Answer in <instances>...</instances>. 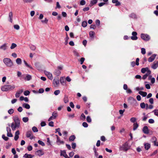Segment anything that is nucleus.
<instances>
[{"mask_svg":"<svg viewBox=\"0 0 158 158\" xmlns=\"http://www.w3.org/2000/svg\"><path fill=\"white\" fill-rule=\"evenodd\" d=\"M60 73L61 72L58 69L56 70L55 71L54 73V74L57 76H59L60 74Z\"/></svg>","mask_w":158,"mask_h":158,"instance_id":"nucleus-33","label":"nucleus"},{"mask_svg":"<svg viewBox=\"0 0 158 158\" xmlns=\"http://www.w3.org/2000/svg\"><path fill=\"white\" fill-rule=\"evenodd\" d=\"M144 146L146 150H148L151 147L150 144L148 143H145Z\"/></svg>","mask_w":158,"mask_h":158,"instance_id":"nucleus-25","label":"nucleus"},{"mask_svg":"<svg viewBox=\"0 0 158 158\" xmlns=\"http://www.w3.org/2000/svg\"><path fill=\"white\" fill-rule=\"evenodd\" d=\"M138 124L137 123H134L133 124V130L134 131L138 127Z\"/></svg>","mask_w":158,"mask_h":158,"instance_id":"nucleus-31","label":"nucleus"},{"mask_svg":"<svg viewBox=\"0 0 158 158\" xmlns=\"http://www.w3.org/2000/svg\"><path fill=\"white\" fill-rule=\"evenodd\" d=\"M19 130L16 131L15 133L14 137V140L15 141H17L19 137Z\"/></svg>","mask_w":158,"mask_h":158,"instance_id":"nucleus-15","label":"nucleus"},{"mask_svg":"<svg viewBox=\"0 0 158 158\" xmlns=\"http://www.w3.org/2000/svg\"><path fill=\"white\" fill-rule=\"evenodd\" d=\"M132 36L131 37L132 40H136L137 39L138 37L137 36V33L135 31H133L132 32Z\"/></svg>","mask_w":158,"mask_h":158,"instance_id":"nucleus-9","label":"nucleus"},{"mask_svg":"<svg viewBox=\"0 0 158 158\" xmlns=\"http://www.w3.org/2000/svg\"><path fill=\"white\" fill-rule=\"evenodd\" d=\"M95 23L97 25L99 26L100 24V21L98 19H97L95 21Z\"/></svg>","mask_w":158,"mask_h":158,"instance_id":"nucleus-64","label":"nucleus"},{"mask_svg":"<svg viewBox=\"0 0 158 158\" xmlns=\"http://www.w3.org/2000/svg\"><path fill=\"white\" fill-rule=\"evenodd\" d=\"M128 100L129 101H132L134 103H135L136 102V99L132 97H130L129 98Z\"/></svg>","mask_w":158,"mask_h":158,"instance_id":"nucleus-36","label":"nucleus"},{"mask_svg":"<svg viewBox=\"0 0 158 158\" xmlns=\"http://www.w3.org/2000/svg\"><path fill=\"white\" fill-rule=\"evenodd\" d=\"M141 52L143 54H145L146 53L145 49L144 48H142L141 49Z\"/></svg>","mask_w":158,"mask_h":158,"instance_id":"nucleus-52","label":"nucleus"},{"mask_svg":"<svg viewBox=\"0 0 158 158\" xmlns=\"http://www.w3.org/2000/svg\"><path fill=\"white\" fill-rule=\"evenodd\" d=\"M17 46V45L16 44L13 43L11 44V46L10 47V48L11 49H13Z\"/></svg>","mask_w":158,"mask_h":158,"instance_id":"nucleus-39","label":"nucleus"},{"mask_svg":"<svg viewBox=\"0 0 158 158\" xmlns=\"http://www.w3.org/2000/svg\"><path fill=\"white\" fill-rule=\"evenodd\" d=\"M34 155L26 153L23 155V157L25 158H32L34 157Z\"/></svg>","mask_w":158,"mask_h":158,"instance_id":"nucleus-20","label":"nucleus"},{"mask_svg":"<svg viewBox=\"0 0 158 158\" xmlns=\"http://www.w3.org/2000/svg\"><path fill=\"white\" fill-rule=\"evenodd\" d=\"M12 18H13V13L12 12H10L9 13V21L11 22H12Z\"/></svg>","mask_w":158,"mask_h":158,"instance_id":"nucleus-27","label":"nucleus"},{"mask_svg":"<svg viewBox=\"0 0 158 158\" xmlns=\"http://www.w3.org/2000/svg\"><path fill=\"white\" fill-rule=\"evenodd\" d=\"M30 49L32 50H35V47L33 45H30Z\"/></svg>","mask_w":158,"mask_h":158,"instance_id":"nucleus-45","label":"nucleus"},{"mask_svg":"<svg viewBox=\"0 0 158 158\" xmlns=\"http://www.w3.org/2000/svg\"><path fill=\"white\" fill-rule=\"evenodd\" d=\"M15 123L16 124H17V125L18 126V124L19 125L20 124V120L19 118L17 117H15L14 119Z\"/></svg>","mask_w":158,"mask_h":158,"instance_id":"nucleus-18","label":"nucleus"},{"mask_svg":"<svg viewBox=\"0 0 158 158\" xmlns=\"http://www.w3.org/2000/svg\"><path fill=\"white\" fill-rule=\"evenodd\" d=\"M87 22L84 21L82 23L81 25L83 27H85L87 26Z\"/></svg>","mask_w":158,"mask_h":158,"instance_id":"nucleus-38","label":"nucleus"},{"mask_svg":"<svg viewBox=\"0 0 158 158\" xmlns=\"http://www.w3.org/2000/svg\"><path fill=\"white\" fill-rule=\"evenodd\" d=\"M136 118L135 117H132L130 119V121L132 123H135L136 121Z\"/></svg>","mask_w":158,"mask_h":158,"instance_id":"nucleus-55","label":"nucleus"},{"mask_svg":"<svg viewBox=\"0 0 158 158\" xmlns=\"http://www.w3.org/2000/svg\"><path fill=\"white\" fill-rule=\"evenodd\" d=\"M6 131L7 132V136L9 137H13V135L11 133V130L10 127H6Z\"/></svg>","mask_w":158,"mask_h":158,"instance_id":"nucleus-10","label":"nucleus"},{"mask_svg":"<svg viewBox=\"0 0 158 158\" xmlns=\"http://www.w3.org/2000/svg\"><path fill=\"white\" fill-rule=\"evenodd\" d=\"M148 70H150L148 67L143 68L141 69V72L143 73H144L146 72H148Z\"/></svg>","mask_w":158,"mask_h":158,"instance_id":"nucleus-21","label":"nucleus"},{"mask_svg":"<svg viewBox=\"0 0 158 158\" xmlns=\"http://www.w3.org/2000/svg\"><path fill=\"white\" fill-rule=\"evenodd\" d=\"M139 94L143 97H146L147 95V93L146 92L142 91H139Z\"/></svg>","mask_w":158,"mask_h":158,"instance_id":"nucleus-24","label":"nucleus"},{"mask_svg":"<svg viewBox=\"0 0 158 158\" xmlns=\"http://www.w3.org/2000/svg\"><path fill=\"white\" fill-rule=\"evenodd\" d=\"M97 2V0H92L90 1V6H92L94 4H96Z\"/></svg>","mask_w":158,"mask_h":158,"instance_id":"nucleus-28","label":"nucleus"},{"mask_svg":"<svg viewBox=\"0 0 158 158\" xmlns=\"http://www.w3.org/2000/svg\"><path fill=\"white\" fill-rule=\"evenodd\" d=\"M15 88L14 85H5L2 86L1 90L3 91H7L14 89Z\"/></svg>","mask_w":158,"mask_h":158,"instance_id":"nucleus-2","label":"nucleus"},{"mask_svg":"<svg viewBox=\"0 0 158 158\" xmlns=\"http://www.w3.org/2000/svg\"><path fill=\"white\" fill-rule=\"evenodd\" d=\"M85 60V59L84 57H81L80 60V61L81 62V64H83V63L84 62V60Z\"/></svg>","mask_w":158,"mask_h":158,"instance_id":"nucleus-60","label":"nucleus"},{"mask_svg":"<svg viewBox=\"0 0 158 158\" xmlns=\"http://www.w3.org/2000/svg\"><path fill=\"white\" fill-rule=\"evenodd\" d=\"M23 62L25 64L26 66L29 68H30V69H32V67L30 65H29L27 63V62H26V61L25 60H24L23 61Z\"/></svg>","mask_w":158,"mask_h":158,"instance_id":"nucleus-50","label":"nucleus"},{"mask_svg":"<svg viewBox=\"0 0 158 158\" xmlns=\"http://www.w3.org/2000/svg\"><path fill=\"white\" fill-rule=\"evenodd\" d=\"M60 152V156H63L65 158H69L65 150H61Z\"/></svg>","mask_w":158,"mask_h":158,"instance_id":"nucleus-13","label":"nucleus"},{"mask_svg":"<svg viewBox=\"0 0 158 158\" xmlns=\"http://www.w3.org/2000/svg\"><path fill=\"white\" fill-rule=\"evenodd\" d=\"M38 143L42 146H44L45 143L42 141L40 140H39L38 141Z\"/></svg>","mask_w":158,"mask_h":158,"instance_id":"nucleus-48","label":"nucleus"},{"mask_svg":"<svg viewBox=\"0 0 158 158\" xmlns=\"http://www.w3.org/2000/svg\"><path fill=\"white\" fill-rule=\"evenodd\" d=\"M57 116V112L54 111L52 114V116H51L48 119V121H50L54 119H56Z\"/></svg>","mask_w":158,"mask_h":158,"instance_id":"nucleus-6","label":"nucleus"},{"mask_svg":"<svg viewBox=\"0 0 158 158\" xmlns=\"http://www.w3.org/2000/svg\"><path fill=\"white\" fill-rule=\"evenodd\" d=\"M140 106L142 109H144L145 108V104L144 102H142L140 103Z\"/></svg>","mask_w":158,"mask_h":158,"instance_id":"nucleus-44","label":"nucleus"},{"mask_svg":"<svg viewBox=\"0 0 158 158\" xmlns=\"http://www.w3.org/2000/svg\"><path fill=\"white\" fill-rule=\"evenodd\" d=\"M30 93V91L28 90L25 91L24 92V94L25 96H27Z\"/></svg>","mask_w":158,"mask_h":158,"instance_id":"nucleus-56","label":"nucleus"},{"mask_svg":"<svg viewBox=\"0 0 158 158\" xmlns=\"http://www.w3.org/2000/svg\"><path fill=\"white\" fill-rule=\"evenodd\" d=\"M82 126L85 127H87L88 126V124L86 122H83L82 123Z\"/></svg>","mask_w":158,"mask_h":158,"instance_id":"nucleus-62","label":"nucleus"},{"mask_svg":"<svg viewBox=\"0 0 158 158\" xmlns=\"http://www.w3.org/2000/svg\"><path fill=\"white\" fill-rule=\"evenodd\" d=\"M75 139V136L74 135L71 136L69 138V140L70 141H73Z\"/></svg>","mask_w":158,"mask_h":158,"instance_id":"nucleus-35","label":"nucleus"},{"mask_svg":"<svg viewBox=\"0 0 158 158\" xmlns=\"http://www.w3.org/2000/svg\"><path fill=\"white\" fill-rule=\"evenodd\" d=\"M158 67V61H154L151 66V68L154 69H156Z\"/></svg>","mask_w":158,"mask_h":158,"instance_id":"nucleus-11","label":"nucleus"},{"mask_svg":"<svg viewBox=\"0 0 158 158\" xmlns=\"http://www.w3.org/2000/svg\"><path fill=\"white\" fill-rule=\"evenodd\" d=\"M14 112V110L13 109H10L8 111V113L10 114H12Z\"/></svg>","mask_w":158,"mask_h":158,"instance_id":"nucleus-43","label":"nucleus"},{"mask_svg":"<svg viewBox=\"0 0 158 158\" xmlns=\"http://www.w3.org/2000/svg\"><path fill=\"white\" fill-rule=\"evenodd\" d=\"M48 20L46 18H45L44 20H42L41 21L42 23H48Z\"/></svg>","mask_w":158,"mask_h":158,"instance_id":"nucleus-59","label":"nucleus"},{"mask_svg":"<svg viewBox=\"0 0 158 158\" xmlns=\"http://www.w3.org/2000/svg\"><path fill=\"white\" fill-rule=\"evenodd\" d=\"M130 148V146L129 145V143L126 142L122 146L119 147V150L120 151H127Z\"/></svg>","mask_w":158,"mask_h":158,"instance_id":"nucleus-3","label":"nucleus"},{"mask_svg":"<svg viewBox=\"0 0 158 158\" xmlns=\"http://www.w3.org/2000/svg\"><path fill=\"white\" fill-rule=\"evenodd\" d=\"M44 73L48 79L50 80H52L53 77L52 74L51 73L46 70H44Z\"/></svg>","mask_w":158,"mask_h":158,"instance_id":"nucleus-5","label":"nucleus"},{"mask_svg":"<svg viewBox=\"0 0 158 158\" xmlns=\"http://www.w3.org/2000/svg\"><path fill=\"white\" fill-rule=\"evenodd\" d=\"M35 154L39 156H41L44 154V152L42 150H39L36 152Z\"/></svg>","mask_w":158,"mask_h":158,"instance_id":"nucleus-14","label":"nucleus"},{"mask_svg":"<svg viewBox=\"0 0 158 158\" xmlns=\"http://www.w3.org/2000/svg\"><path fill=\"white\" fill-rule=\"evenodd\" d=\"M23 89H20L15 94V96L16 98L19 97L20 94L23 92Z\"/></svg>","mask_w":158,"mask_h":158,"instance_id":"nucleus-16","label":"nucleus"},{"mask_svg":"<svg viewBox=\"0 0 158 158\" xmlns=\"http://www.w3.org/2000/svg\"><path fill=\"white\" fill-rule=\"evenodd\" d=\"M56 144L59 145L61 144H64V142L63 141H61L60 138H58L56 141Z\"/></svg>","mask_w":158,"mask_h":158,"instance_id":"nucleus-22","label":"nucleus"},{"mask_svg":"<svg viewBox=\"0 0 158 158\" xmlns=\"http://www.w3.org/2000/svg\"><path fill=\"white\" fill-rule=\"evenodd\" d=\"M87 121L88 123H90L91 121V119L89 116H88L86 117Z\"/></svg>","mask_w":158,"mask_h":158,"instance_id":"nucleus-53","label":"nucleus"},{"mask_svg":"<svg viewBox=\"0 0 158 158\" xmlns=\"http://www.w3.org/2000/svg\"><path fill=\"white\" fill-rule=\"evenodd\" d=\"M73 52L74 55L76 56H79V53L76 51H73Z\"/></svg>","mask_w":158,"mask_h":158,"instance_id":"nucleus-57","label":"nucleus"},{"mask_svg":"<svg viewBox=\"0 0 158 158\" xmlns=\"http://www.w3.org/2000/svg\"><path fill=\"white\" fill-rule=\"evenodd\" d=\"M129 17L132 18H136V14L134 13H132L129 15Z\"/></svg>","mask_w":158,"mask_h":158,"instance_id":"nucleus-34","label":"nucleus"},{"mask_svg":"<svg viewBox=\"0 0 158 158\" xmlns=\"http://www.w3.org/2000/svg\"><path fill=\"white\" fill-rule=\"evenodd\" d=\"M157 139L155 137H153L151 139V141L152 143H153L154 145L155 144V143L156 142Z\"/></svg>","mask_w":158,"mask_h":158,"instance_id":"nucleus-40","label":"nucleus"},{"mask_svg":"<svg viewBox=\"0 0 158 158\" xmlns=\"http://www.w3.org/2000/svg\"><path fill=\"white\" fill-rule=\"evenodd\" d=\"M17 124H16L14 123H11V127L13 131H15L16 130V128H18L19 127L20 125L18 124L17 126Z\"/></svg>","mask_w":158,"mask_h":158,"instance_id":"nucleus-8","label":"nucleus"},{"mask_svg":"<svg viewBox=\"0 0 158 158\" xmlns=\"http://www.w3.org/2000/svg\"><path fill=\"white\" fill-rule=\"evenodd\" d=\"M26 136L27 138H29L31 139H32L35 138V137L33 136L31 131H27L26 133Z\"/></svg>","mask_w":158,"mask_h":158,"instance_id":"nucleus-7","label":"nucleus"},{"mask_svg":"<svg viewBox=\"0 0 158 158\" xmlns=\"http://www.w3.org/2000/svg\"><path fill=\"white\" fill-rule=\"evenodd\" d=\"M151 73V72L150 70H148V72L145 74V75L148 77L150 75Z\"/></svg>","mask_w":158,"mask_h":158,"instance_id":"nucleus-61","label":"nucleus"},{"mask_svg":"<svg viewBox=\"0 0 158 158\" xmlns=\"http://www.w3.org/2000/svg\"><path fill=\"white\" fill-rule=\"evenodd\" d=\"M89 35L90 36L91 38H93L95 35V33L93 31H90L89 32Z\"/></svg>","mask_w":158,"mask_h":158,"instance_id":"nucleus-37","label":"nucleus"},{"mask_svg":"<svg viewBox=\"0 0 158 158\" xmlns=\"http://www.w3.org/2000/svg\"><path fill=\"white\" fill-rule=\"evenodd\" d=\"M31 76L29 74H27L26 75V77L25 78V79L27 81H29L31 80Z\"/></svg>","mask_w":158,"mask_h":158,"instance_id":"nucleus-32","label":"nucleus"},{"mask_svg":"<svg viewBox=\"0 0 158 158\" xmlns=\"http://www.w3.org/2000/svg\"><path fill=\"white\" fill-rule=\"evenodd\" d=\"M60 92V91L59 90H57L55 91L54 92V94L56 95H58Z\"/></svg>","mask_w":158,"mask_h":158,"instance_id":"nucleus-54","label":"nucleus"},{"mask_svg":"<svg viewBox=\"0 0 158 158\" xmlns=\"http://www.w3.org/2000/svg\"><path fill=\"white\" fill-rule=\"evenodd\" d=\"M27 149L28 151H31L32 149V147L31 145H29L27 147Z\"/></svg>","mask_w":158,"mask_h":158,"instance_id":"nucleus-63","label":"nucleus"},{"mask_svg":"<svg viewBox=\"0 0 158 158\" xmlns=\"http://www.w3.org/2000/svg\"><path fill=\"white\" fill-rule=\"evenodd\" d=\"M153 112H154V114L156 116L158 117V109H155L153 111Z\"/></svg>","mask_w":158,"mask_h":158,"instance_id":"nucleus-42","label":"nucleus"},{"mask_svg":"<svg viewBox=\"0 0 158 158\" xmlns=\"http://www.w3.org/2000/svg\"><path fill=\"white\" fill-rule=\"evenodd\" d=\"M86 3L85 1L84 0H81L80 2V5H84Z\"/></svg>","mask_w":158,"mask_h":158,"instance_id":"nucleus-51","label":"nucleus"},{"mask_svg":"<svg viewBox=\"0 0 158 158\" xmlns=\"http://www.w3.org/2000/svg\"><path fill=\"white\" fill-rule=\"evenodd\" d=\"M53 83L55 86H56L59 84V81L58 79H54L53 80Z\"/></svg>","mask_w":158,"mask_h":158,"instance_id":"nucleus-19","label":"nucleus"},{"mask_svg":"<svg viewBox=\"0 0 158 158\" xmlns=\"http://www.w3.org/2000/svg\"><path fill=\"white\" fill-rule=\"evenodd\" d=\"M14 28L15 29L18 30L19 29L20 27L19 25H14Z\"/></svg>","mask_w":158,"mask_h":158,"instance_id":"nucleus-58","label":"nucleus"},{"mask_svg":"<svg viewBox=\"0 0 158 158\" xmlns=\"http://www.w3.org/2000/svg\"><path fill=\"white\" fill-rule=\"evenodd\" d=\"M141 38L145 41H148L150 40V37L149 35L146 34L142 33L141 34Z\"/></svg>","mask_w":158,"mask_h":158,"instance_id":"nucleus-4","label":"nucleus"},{"mask_svg":"<svg viewBox=\"0 0 158 158\" xmlns=\"http://www.w3.org/2000/svg\"><path fill=\"white\" fill-rule=\"evenodd\" d=\"M3 62L5 65L9 67H12L13 65L12 61L9 58H6L3 59Z\"/></svg>","mask_w":158,"mask_h":158,"instance_id":"nucleus-1","label":"nucleus"},{"mask_svg":"<svg viewBox=\"0 0 158 158\" xmlns=\"http://www.w3.org/2000/svg\"><path fill=\"white\" fill-rule=\"evenodd\" d=\"M142 131L145 134H148L149 133V131L148 128L147 126H145L143 127Z\"/></svg>","mask_w":158,"mask_h":158,"instance_id":"nucleus-17","label":"nucleus"},{"mask_svg":"<svg viewBox=\"0 0 158 158\" xmlns=\"http://www.w3.org/2000/svg\"><path fill=\"white\" fill-rule=\"evenodd\" d=\"M28 117H23L22 119L23 121L25 123L27 122L28 121Z\"/></svg>","mask_w":158,"mask_h":158,"instance_id":"nucleus-46","label":"nucleus"},{"mask_svg":"<svg viewBox=\"0 0 158 158\" xmlns=\"http://www.w3.org/2000/svg\"><path fill=\"white\" fill-rule=\"evenodd\" d=\"M2 137L5 141H7L9 139V138L4 135H2Z\"/></svg>","mask_w":158,"mask_h":158,"instance_id":"nucleus-47","label":"nucleus"},{"mask_svg":"<svg viewBox=\"0 0 158 158\" xmlns=\"http://www.w3.org/2000/svg\"><path fill=\"white\" fill-rule=\"evenodd\" d=\"M60 81L61 84L63 85H65V79L63 77H61L60 79Z\"/></svg>","mask_w":158,"mask_h":158,"instance_id":"nucleus-23","label":"nucleus"},{"mask_svg":"<svg viewBox=\"0 0 158 158\" xmlns=\"http://www.w3.org/2000/svg\"><path fill=\"white\" fill-rule=\"evenodd\" d=\"M7 48V44L5 43L4 44L2 45L1 46V49L3 50H5Z\"/></svg>","mask_w":158,"mask_h":158,"instance_id":"nucleus-29","label":"nucleus"},{"mask_svg":"<svg viewBox=\"0 0 158 158\" xmlns=\"http://www.w3.org/2000/svg\"><path fill=\"white\" fill-rule=\"evenodd\" d=\"M23 106L27 109H29L30 108L29 105L26 103H24L23 104Z\"/></svg>","mask_w":158,"mask_h":158,"instance_id":"nucleus-26","label":"nucleus"},{"mask_svg":"<svg viewBox=\"0 0 158 158\" xmlns=\"http://www.w3.org/2000/svg\"><path fill=\"white\" fill-rule=\"evenodd\" d=\"M64 101L65 103H66L69 102V100L67 96H65L64 98Z\"/></svg>","mask_w":158,"mask_h":158,"instance_id":"nucleus-41","label":"nucleus"},{"mask_svg":"<svg viewBox=\"0 0 158 158\" xmlns=\"http://www.w3.org/2000/svg\"><path fill=\"white\" fill-rule=\"evenodd\" d=\"M32 130L33 131L35 132H37L38 131V130L37 128L35 127H33L32 128Z\"/></svg>","mask_w":158,"mask_h":158,"instance_id":"nucleus-49","label":"nucleus"},{"mask_svg":"<svg viewBox=\"0 0 158 158\" xmlns=\"http://www.w3.org/2000/svg\"><path fill=\"white\" fill-rule=\"evenodd\" d=\"M156 56V55L155 54L152 55L151 57L148 58V62H151L153 61L154 60Z\"/></svg>","mask_w":158,"mask_h":158,"instance_id":"nucleus-12","label":"nucleus"},{"mask_svg":"<svg viewBox=\"0 0 158 158\" xmlns=\"http://www.w3.org/2000/svg\"><path fill=\"white\" fill-rule=\"evenodd\" d=\"M16 63L19 65H20L22 63V60L20 58H18L16 60Z\"/></svg>","mask_w":158,"mask_h":158,"instance_id":"nucleus-30","label":"nucleus"}]
</instances>
